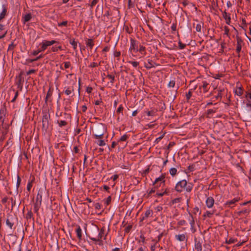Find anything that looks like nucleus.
Here are the masks:
<instances>
[{
  "label": "nucleus",
  "mask_w": 251,
  "mask_h": 251,
  "mask_svg": "<svg viewBox=\"0 0 251 251\" xmlns=\"http://www.w3.org/2000/svg\"><path fill=\"white\" fill-rule=\"evenodd\" d=\"M193 185L192 183H187L185 179H183L178 181L176 185L175 190L179 193H181L183 191V189H185L187 192H190L193 188Z\"/></svg>",
  "instance_id": "nucleus-1"
},
{
  "label": "nucleus",
  "mask_w": 251,
  "mask_h": 251,
  "mask_svg": "<svg viewBox=\"0 0 251 251\" xmlns=\"http://www.w3.org/2000/svg\"><path fill=\"white\" fill-rule=\"evenodd\" d=\"M42 117V129L47 131L49 127V120L50 119V114L49 111H43Z\"/></svg>",
  "instance_id": "nucleus-2"
},
{
  "label": "nucleus",
  "mask_w": 251,
  "mask_h": 251,
  "mask_svg": "<svg viewBox=\"0 0 251 251\" xmlns=\"http://www.w3.org/2000/svg\"><path fill=\"white\" fill-rule=\"evenodd\" d=\"M107 131V127L104 124L99 123L94 128L95 134H105Z\"/></svg>",
  "instance_id": "nucleus-3"
},
{
  "label": "nucleus",
  "mask_w": 251,
  "mask_h": 251,
  "mask_svg": "<svg viewBox=\"0 0 251 251\" xmlns=\"http://www.w3.org/2000/svg\"><path fill=\"white\" fill-rule=\"evenodd\" d=\"M24 72L21 71L18 76H16V84L17 85L18 89L19 91H22L23 87V84L24 82V78L23 77Z\"/></svg>",
  "instance_id": "nucleus-4"
},
{
  "label": "nucleus",
  "mask_w": 251,
  "mask_h": 251,
  "mask_svg": "<svg viewBox=\"0 0 251 251\" xmlns=\"http://www.w3.org/2000/svg\"><path fill=\"white\" fill-rule=\"evenodd\" d=\"M105 234V227L103 226L100 230L98 236L97 238L95 237H90V240L95 241V242H99V245H101L102 244L101 239L104 236Z\"/></svg>",
  "instance_id": "nucleus-5"
},
{
  "label": "nucleus",
  "mask_w": 251,
  "mask_h": 251,
  "mask_svg": "<svg viewBox=\"0 0 251 251\" xmlns=\"http://www.w3.org/2000/svg\"><path fill=\"white\" fill-rule=\"evenodd\" d=\"M159 64L154 62L152 59L148 57L146 59V61L144 62V67L147 69H150L152 68L155 67V66H159Z\"/></svg>",
  "instance_id": "nucleus-6"
},
{
  "label": "nucleus",
  "mask_w": 251,
  "mask_h": 251,
  "mask_svg": "<svg viewBox=\"0 0 251 251\" xmlns=\"http://www.w3.org/2000/svg\"><path fill=\"white\" fill-rule=\"evenodd\" d=\"M58 43L57 41L55 40H51V41H47L44 40L41 43V50H45L47 49L48 46L53 45L54 44Z\"/></svg>",
  "instance_id": "nucleus-7"
},
{
  "label": "nucleus",
  "mask_w": 251,
  "mask_h": 251,
  "mask_svg": "<svg viewBox=\"0 0 251 251\" xmlns=\"http://www.w3.org/2000/svg\"><path fill=\"white\" fill-rule=\"evenodd\" d=\"M131 44L129 48V50L132 52L133 51L134 52L136 53L138 51V45L137 41L133 39V38H130V39Z\"/></svg>",
  "instance_id": "nucleus-8"
},
{
  "label": "nucleus",
  "mask_w": 251,
  "mask_h": 251,
  "mask_svg": "<svg viewBox=\"0 0 251 251\" xmlns=\"http://www.w3.org/2000/svg\"><path fill=\"white\" fill-rule=\"evenodd\" d=\"M165 174H162L159 177L155 179V181L153 183V185H158L160 186L162 183L164 185L165 183Z\"/></svg>",
  "instance_id": "nucleus-9"
},
{
  "label": "nucleus",
  "mask_w": 251,
  "mask_h": 251,
  "mask_svg": "<svg viewBox=\"0 0 251 251\" xmlns=\"http://www.w3.org/2000/svg\"><path fill=\"white\" fill-rule=\"evenodd\" d=\"M236 40H237V47H236V51L237 52V53H240L241 50V49H242V46L243 41L242 40V39L239 36H237Z\"/></svg>",
  "instance_id": "nucleus-10"
},
{
  "label": "nucleus",
  "mask_w": 251,
  "mask_h": 251,
  "mask_svg": "<svg viewBox=\"0 0 251 251\" xmlns=\"http://www.w3.org/2000/svg\"><path fill=\"white\" fill-rule=\"evenodd\" d=\"M175 238L180 242H185V243H187L188 240V238L186 234L176 235Z\"/></svg>",
  "instance_id": "nucleus-11"
},
{
  "label": "nucleus",
  "mask_w": 251,
  "mask_h": 251,
  "mask_svg": "<svg viewBox=\"0 0 251 251\" xmlns=\"http://www.w3.org/2000/svg\"><path fill=\"white\" fill-rule=\"evenodd\" d=\"M214 200L213 197H209L207 198L206 200V205L207 207L209 208L213 207L214 203Z\"/></svg>",
  "instance_id": "nucleus-12"
},
{
  "label": "nucleus",
  "mask_w": 251,
  "mask_h": 251,
  "mask_svg": "<svg viewBox=\"0 0 251 251\" xmlns=\"http://www.w3.org/2000/svg\"><path fill=\"white\" fill-rule=\"evenodd\" d=\"M224 90H217L218 93L216 96H213L211 99L213 101L215 100H221L222 98V92Z\"/></svg>",
  "instance_id": "nucleus-13"
},
{
  "label": "nucleus",
  "mask_w": 251,
  "mask_h": 251,
  "mask_svg": "<svg viewBox=\"0 0 251 251\" xmlns=\"http://www.w3.org/2000/svg\"><path fill=\"white\" fill-rule=\"evenodd\" d=\"M195 249L197 251H202V245L200 241H198L197 238H195Z\"/></svg>",
  "instance_id": "nucleus-14"
},
{
  "label": "nucleus",
  "mask_w": 251,
  "mask_h": 251,
  "mask_svg": "<svg viewBox=\"0 0 251 251\" xmlns=\"http://www.w3.org/2000/svg\"><path fill=\"white\" fill-rule=\"evenodd\" d=\"M239 200V199L238 198H234L232 200L227 201L225 203V205L228 206V207L232 208L233 207V206L232 205H234L236 202H238Z\"/></svg>",
  "instance_id": "nucleus-15"
},
{
  "label": "nucleus",
  "mask_w": 251,
  "mask_h": 251,
  "mask_svg": "<svg viewBox=\"0 0 251 251\" xmlns=\"http://www.w3.org/2000/svg\"><path fill=\"white\" fill-rule=\"evenodd\" d=\"M223 17L226 21V24L227 25H229L231 22V18L230 16V14L228 15L225 10L224 12H223Z\"/></svg>",
  "instance_id": "nucleus-16"
},
{
  "label": "nucleus",
  "mask_w": 251,
  "mask_h": 251,
  "mask_svg": "<svg viewBox=\"0 0 251 251\" xmlns=\"http://www.w3.org/2000/svg\"><path fill=\"white\" fill-rule=\"evenodd\" d=\"M42 190H39L38 192V194L36 197V202H38L40 205H41L42 201Z\"/></svg>",
  "instance_id": "nucleus-17"
},
{
  "label": "nucleus",
  "mask_w": 251,
  "mask_h": 251,
  "mask_svg": "<svg viewBox=\"0 0 251 251\" xmlns=\"http://www.w3.org/2000/svg\"><path fill=\"white\" fill-rule=\"evenodd\" d=\"M32 18V15L30 13L25 14L23 16V22L25 24L26 22L29 21Z\"/></svg>",
  "instance_id": "nucleus-18"
},
{
  "label": "nucleus",
  "mask_w": 251,
  "mask_h": 251,
  "mask_svg": "<svg viewBox=\"0 0 251 251\" xmlns=\"http://www.w3.org/2000/svg\"><path fill=\"white\" fill-rule=\"evenodd\" d=\"M77 237L79 240L82 239V230L79 226H77V228L75 230Z\"/></svg>",
  "instance_id": "nucleus-19"
},
{
  "label": "nucleus",
  "mask_w": 251,
  "mask_h": 251,
  "mask_svg": "<svg viewBox=\"0 0 251 251\" xmlns=\"http://www.w3.org/2000/svg\"><path fill=\"white\" fill-rule=\"evenodd\" d=\"M244 90L242 87H237L236 89L234 90V93L239 96H241L243 94Z\"/></svg>",
  "instance_id": "nucleus-20"
},
{
  "label": "nucleus",
  "mask_w": 251,
  "mask_h": 251,
  "mask_svg": "<svg viewBox=\"0 0 251 251\" xmlns=\"http://www.w3.org/2000/svg\"><path fill=\"white\" fill-rule=\"evenodd\" d=\"M2 10L1 12V20L3 19L7 14V7L5 4L2 5Z\"/></svg>",
  "instance_id": "nucleus-21"
},
{
  "label": "nucleus",
  "mask_w": 251,
  "mask_h": 251,
  "mask_svg": "<svg viewBox=\"0 0 251 251\" xmlns=\"http://www.w3.org/2000/svg\"><path fill=\"white\" fill-rule=\"evenodd\" d=\"M148 116L154 117L157 115V110L152 109L150 111H145Z\"/></svg>",
  "instance_id": "nucleus-22"
},
{
  "label": "nucleus",
  "mask_w": 251,
  "mask_h": 251,
  "mask_svg": "<svg viewBox=\"0 0 251 251\" xmlns=\"http://www.w3.org/2000/svg\"><path fill=\"white\" fill-rule=\"evenodd\" d=\"M33 214L31 210H29L28 211L27 214L25 215V218L27 220L32 219L33 224L34 225V218L33 217Z\"/></svg>",
  "instance_id": "nucleus-23"
},
{
  "label": "nucleus",
  "mask_w": 251,
  "mask_h": 251,
  "mask_svg": "<svg viewBox=\"0 0 251 251\" xmlns=\"http://www.w3.org/2000/svg\"><path fill=\"white\" fill-rule=\"evenodd\" d=\"M216 111V109H208L206 112V117L208 118H211L212 116V114L215 113Z\"/></svg>",
  "instance_id": "nucleus-24"
},
{
  "label": "nucleus",
  "mask_w": 251,
  "mask_h": 251,
  "mask_svg": "<svg viewBox=\"0 0 251 251\" xmlns=\"http://www.w3.org/2000/svg\"><path fill=\"white\" fill-rule=\"evenodd\" d=\"M69 43L73 46L74 50H76L77 48V42L75 41V39H69Z\"/></svg>",
  "instance_id": "nucleus-25"
},
{
  "label": "nucleus",
  "mask_w": 251,
  "mask_h": 251,
  "mask_svg": "<svg viewBox=\"0 0 251 251\" xmlns=\"http://www.w3.org/2000/svg\"><path fill=\"white\" fill-rule=\"evenodd\" d=\"M215 213V210L212 211H206L203 215V217L205 218L206 217L211 218L212 215Z\"/></svg>",
  "instance_id": "nucleus-26"
},
{
  "label": "nucleus",
  "mask_w": 251,
  "mask_h": 251,
  "mask_svg": "<svg viewBox=\"0 0 251 251\" xmlns=\"http://www.w3.org/2000/svg\"><path fill=\"white\" fill-rule=\"evenodd\" d=\"M86 45L92 49L94 45L93 40L92 39H88L86 42Z\"/></svg>",
  "instance_id": "nucleus-27"
},
{
  "label": "nucleus",
  "mask_w": 251,
  "mask_h": 251,
  "mask_svg": "<svg viewBox=\"0 0 251 251\" xmlns=\"http://www.w3.org/2000/svg\"><path fill=\"white\" fill-rule=\"evenodd\" d=\"M153 212L152 210L151 209H148L145 213L144 214V218H146V219L148 217H151L152 216Z\"/></svg>",
  "instance_id": "nucleus-28"
},
{
  "label": "nucleus",
  "mask_w": 251,
  "mask_h": 251,
  "mask_svg": "<svg viewBox=\"0 0 251 251\" xmlns=\"http://www.w3.org/2000/svg\"><path fill=\"white\" fill-rule=\"evenodd\" d=\"M57 123L58 124L59 127H60L65 126L68 125V122L65 120H57Z\"/></svg>",
  "instance_id": "nucleus-29"
},
{
  "label": "nucleus",
  "mask_w": 251,
  "mask_h": 251,
  "mask_svg": "<svg viewBox=\"0 0 251 251\" xmlns=\"http://www.w3.org/2000/svg\"><path fill=\"white\" fill-rule=\"evenodd\" d=\"M177 169L176 168H171L169 170V173L170 175L173 177L175 176L177 174Z\"/></svg>",
  "instance_id": "nucleus-30"
},
{
  "label": "nucleus",
  "mask_w": 251,
  "mask_h": 251,
  "mask_svg": "<svg viewBox=\"0 0 251 251\" xmlns=\"http://www.w3.org/2000/svg\"><path fill=\"white\" fill-rule=\"evenodd\" d=\"M41 205L38 202H35L34 204V210L35 213L38 214V211L39 210Z\"/></svg>",
  "instance_id": "nucleus-31"
},
{
  "label": "nucleus",
  "mask_w": 251,
  "mask_h": 251,
  "mask_svg": "<svg viewBox=\"0 0 251 251\" xmlns=\"http://www.w3.org/2000/svg\"><path fill=\"white\" fill-rule=\"evenodd\" d=\"M6 224L7 226L9 227L11 229L12 228V227L14 225V223L9 219L7 218L6 221Z\"/></svg>",
  "instance_id": "nucleus-32"
},
{
  "label": "nucleus",
  "mask_w": 251,
  "mask_h": 251,
  "mask_svg": "<svg viewBox=\"0 0 251 251\" xmlns=\"http://www.w3.org/2000/svg\"><path fill=\"white\" fill-rule=\"evenodd\" d=\"M160 185H155L154 187L152 188L148 193V196L149 197L151 194L155 192L156 189L158 188Z\"/></svg>",
  "instance_id": "nucleus-33"
},
{
  "label": "nucleus",
  "mask_w": 251,
  "mask_h": 251,
  "mask_svg": "<svg viewBox=\"0 0 251 251\" xmlns=\"http://www.w3.org/2000/svg\"><path fill=\"white\" fill-rule=\"evenodd\" d=\"M124 29L126 32L128 34H131L133 32V29L132 27H129L127 25H124Z\"/></svg>",
  "instance_id": "nucleus-34"
},
{
  "label": "nucleus",
  "mask_w": 251,
  "mask_h": 251,
  "mask_svg": "<svg viewBox=\"0 0 251 251\" xmlns=\"http://www.w3.org/2000/svg\"><path fill=\"white\" fill-rule=\"evenodd\" d=\"M74 91V87H72L71 88L70 87H68L67 88L65 91V94H66L67 95H70L72 92H73Z\"/></svg>",
  "instance_id": "nucleus-35"
},
{
  "label": "nucleus",
  "mask_w": 251,
  "mask_h": 251,
  "mask_svg": "<svg viewBox=\"0 0 251 251\" xmlns=\"http://www.w3.org/2000/svg\"><path fill=\"white\" fill-rule=\"evenodd\" d=\"M208 85V83L206 81H204L202 82V85L201 86V87L203 89V92L204 93H206L208 91L207 89Z\"/></svg>",
  "instance_id": "nucleus-36"
},
{
  "label": "nucleus",
  "mask_w": 251,
  "mask_h": 251,
  "mask_svg": "<svg viewBox=\"0 0 251 251\" xmlns=\"http://www.w3.org/2000/svg\"><path fill=\"white\" fill-rule=\"evenodd\" d=\"M250 210H251L249 209H243V210L239 211L238 215H241L242 214H249L250 212Z\"/></svg>",
  "instance_id": "nucleus-37"
},
{
  "label": "nucleus",
  "mask_w": 251,
  "mask_h": 251,
  "mask_svg": "<svg viewBox=\"0 0 251 251\" xmlns=\"http://www.w3.org/2000/svg\"><path fill=\"white\" fill-rule=\"evenodd\" d=\"M59 50H62V47L61 46H56V45H55L54 46H53L51 48V50L53 52H56Z\"/></svg>",
  "instance_id": "nucleus-38"
},
{
  "label": "nucleus",
  "mask_w": 251,
  "mask_h": 251,
  "mask_svg": "<svg viewBox=\"0 0 251 251\" xmlns=\"http://www.w3.org/2000/svg\"><path fill=\"white\" fill-rule=\"evenodd\" d=\"M190 215V219H189L190 221V224L191 226H195V220L194 217H193L192 214L190 212H189Z\"/></svg>",
  "instance_id": "nucleus-39"
},
{
  "label": "nucleus",
  "mask_w": 251,
  "mask_h": 251,
  "mask_svg": "<svg viewBox=\"0 0 251 251\" xmlns=\"http://www.w3.org/2000/svg\"><path fill=\"white\" fill-rule=\"evenodd\" d=\"M104 134H93V136L96 139H101L103 138Z\"/></svg>",
  "instance_id": "nucleus-40"
},
{
  "label": "nucleus",
  "mask_w": 251,
  "mask_h": 251,
  "mask_svg": "<svg viewBox=\"0 0 251 251\" xmlns=\"http://www.w3.org/2000/svg\"><path fill=\"white\" fill-rule=\"evenodd\" d=\"M138 51L141 53L145 54L146 53L145 47L142 45H139V48L138 49Z\"/></svg>",
  "instance_id": "nucleus-41"
},
{
  "label": "nucleus",
  "mask_w": 251,
  "mask_h": 251,
  "mask_svg": "<svg viewBox=\"0 0 251 251\" xmlns=\"http://www.w3.org/2000/svg\"><path fill=\"white\" fill-rule=\"evenodd\" d=\"M192 89H191L188 93L186 94V101L188 102L191 97L192 96Z\"/></svg>",
  "instance_id": "nucleus-42"
},
{
  "label": "nucleus",
  "mask_w": 251,
  "mask_h": 251,
  "mask_svg": "<svg viewBox=\"0 0 251 251\" xmlns=\"http://www.w3.org/2000/svg\"><path fill=\"white\" fill-rule=\"evenodd\" d=\"M138 243H142V244H141V245H143L145 243V237L143 234H141L140 236V239L138 240Z\"/></svg>",
  "instance_id": "nucleus-43"
},
{
  "label": "nucleus",
  "mask_w": 251,
  "mask_h": 251,
  "mask_svg": "<svg viewBox=\"0 0 251 251\" xmlns=\"http://www.w3.org/2000/svg\"><path fill=\"white\" fill-rule=\"evenodd\" d=\"M107 77L110 79V83H111V85H112L115 81V76L113 75H112L108 74L107 75Z\"/></svg>",
  "instance_id": "nucleus-44"
},
{
  "label": "nucleus",
  "mask_w": 251,
  "mask_h": 251,
  "mask_svg": "<svg viewBox=\"0 0 251 251\" xmlns=\"http://www.w3.org/2000/svg\"><path fill=\"white\" fill-rule=\"evenodd\" d=\"M99 146H103L105 145V143L103 140L100 139L95 142Z\"/></svg>",
  "instance_id": "nucleus-45"
},
{
  "label": "nucleus",
  "mask_w": 251,
  "mask_h": 251,
  "mask_svg": "<svg viewBox=\"0 0 251 251\" xmlns=\"http://www.w3.org/2000/svg\"><path fill=\"white\" fill-rule=\"evenodd\" d=\"M181 201L180 198H176L172 200L171 203L172 204H174L175 203H179Z\"/></svg>",
  "instance_id": "nucleus-46"
},
{
  "label": "nucleus",
  "mask_w": 251,
  "mask_h": 251,
  "mask_svg": "<svg viewBox=\"0 0 251 251\" xmlns=\"http://www.w3.org/2000/svg\"><path fill=\"white\" fill-rule=\"evenodd\" d=\"M123 110L124 107L122 104H121L119 107L118 108L116 112L118 113H122V115H123Z\"/></svg>",
  "instance_id": "nucleus-47"
},
{
  "label": "nucleus",
  "mask_w": 251,
  "mask_h": 251,
  "mask_svg": "<svg viewBox=\"0 0 251 251\" xmlns=\"http://www.w3.org/2000/svg\"><path fill=\"white\" fill-rule=\"evenodd\" d=\"M237 241V239H235L233 238H230L229 240H226V243L227 244H231L232 243H234Z\"/></svg>",
  "instance_id": "nucleus-48"
},
{
  "label": "nucleus",
  "mask_w": 251,
  "mask_h": 251,
  "mask_svg": "<svg viewBox=\"0 0 251 251\" xmlns=\"http://www.w3.org/2000/svg\"><path fill=\"white\" fill-rule=\"evenodd\" d=\"M32 187V180L28 181L27 187H26V190L27 191L30 192L31 188Z\"/></svg>",
  "instance_id": "nucleus-49"
},
{
  "label": "nucleus",
  "mask_w": 251,
  "mask_h": 251,
  "mask_svg": "<svg viewBox=\"0 0 251 251\" xmlns=\"http://www.w3.org/2000/svg\"><path fill=\"white\" fill-rule=\"evenodd\" d=\"M43 57H44V55L41 54V55H40L39 56L37 57L35 59H30L29 61V62L31 63V62H33L34 61H36L38 60L39 59L43 58Z\"/></svg>",
  "instance_id": "nucleus-50"
},
{
  "label": "nucleus",
  "mask_w": 251,
  "mask_h": 251,
  "mask_svg": "<svg viewBox=\"0 0 251 251\" xmlns=\"http://www.w3.org/2000/svg\"><path fill=\"white\" fill-rule=\"evenodd\" d=\"M8 128H9L8 124L3 125V128H4L5 129V131L2 132V134L3 135L7 134Z\"/></svg>",
  "instance_id": "nucleus-51"
},
{
  "label": "nucleus",
  "mask_w": 251,
  "mask_h": 251,
  "mask_svg": "<svg viewBox=\"0 0 251 251\" xmlns=\"http://www.w3.org/2000/svg\"><path fill=\"white\" fill-rule=\"evenodd\" d=\"M21 182V179L20 177L18 175H17V183H16V188L17 190L20 185Z\"/></svg>",
  "instance_id": "nucleus-52"
},
{
  "label": "nucleus",
  "mask_w": 251,
  "mask_h": 251,
  "mask_svg": "<svg viewBox=\"0 0 251 251\" xmlns=\"http://www.w3.org/2000/svg\"><path fill=\"white\" fill-rule=\"evenodd\" d=\"M128 63L131 64L134 67H137L139 64V62L137 61H129Z\"/></svg>",
  "instance_id": "nucleus-53"
},
{
  "label": "nucleus",
  "mask_w": 251,
  "mask_h": 251,
  "mask_svg": "<svg viewBox=\"0 0 251 251\" xmlns=\"http://www.w3.org/2000/svg\"><path fill=\"white\" fill-rule=\"evenodd\" d=\"M102 10H103V6L102 5L100 6V5H98L97 6V8H96V13H97L98 12V11L99 10L100 14H101Z\"/></svg>",
  "instance_id": "nucleus-54"
},
{
  "label": "nucleus",
  "mask_w": 251,
  "mask_h": 251,
  "mask_svg": "<svg viewBox=\"0 0 251 251\" xmlns=\"http://www.w3.org/2000/svg\"><path fill=\"white\" fill-rule=\"evenodd\" d=\"M128 138V136L126 134H124L120 138V139L118 141V142L120 141H125Z\"/></svg>",
  "instance_id": "nucleus-55"
},
{
  "label": "nucleus",
  "mask_w": 251,
  "mask_h": 251,
  "mask_svg": "<svg viewBox=\"0 0 251 251\" xmlns=\"http://www.w3.org/2000/svg\"><path fill=\"white\" fill-rule=\"evenodd\" d=\"M111 201V196H108L106 199L104 201V203L106 204V205H108L110 204V203Z\"/></svg>",
  "instance_id": "nucleus-56"
},
{
  "label": "nucleus",
  "mask_w": 251,
  "mask_h": 251,
  "mask_svg": "<svg viewBox=\"0 0 251 251\" xmlns=\"http://www.w3.org/2000/svg\"><path fill=\"white\" fill-rule=\"evenodd\" d=\"M67 25H68V21H63V22H61V23H58V26H67Z\"/></svg>",
  "instance_id": "nucleus-57"
},
{
  "label": "nucleus",
  "mask_w": 251,
  "mask_h": 251,
  "mask_svg": "<svg viewBox=\"0 0 251 251\" xmlns=\"http://www.w3.org/2000/svg\"><path fill=\"white\" fill-rule=\"evenodd\" d=\"M163 232H162L161 233H160V234L158 236V237H157V240H152V241H154V242H155V244H157V243H158V242H159V241H160V240H161V238H162V237L163 236Z\"/></svg>",
  "instance_id": "nucleus-58"
},
{
  "label": "nucleus",
  "mask_w": 251,
  "mask_h": 251,
  "mask_svg": "<svg viewBox=\"0 0 251 251\" xmlns=\"http://www.w3.org/2000/svg\"><path fill=\"white\" fill-rule=\"evenodd\" d=\"M187 223L186 221L184 220H182L178 222L177 225L179 226H182L186 225Z\"/></svg>",
  "instance_id": "nucleus-59"
},
{
  "label": "nucleus",
  "mask_w": 251,
  "mask_h": 251,
  "mask_svg": "<svg viewBox=\"0 0 251 251\" xmlns=\"http://www.w3.org/2000/svg\"><path fill=\"white\" fill-rule=\"evenodd\" d=\"M195 166L194 164L189 165L188 167L189 172H193L195 170Z\"/></svg>",
  "instance_id": "nucleus-60"
},
{
  "label": "nucleus",
  "mask_w": 251,
  "mask_h": 251,
  "mask_svg": "<svg viewBox=\"0 0 251 251\" xmlns=\"http://www.w3.org/2000/svg\"><path fill=\"white\" fill-rule=\"evenodd\" d=\"M132 227V225H128L127 227H126V228L125 229V233H128L129 232V231H130V230L131 229Z\"/></svg>",
  "instance_id": "nucleus-61"
},
{
  "label": "nucleus",
  "mask_w": 251,
  "mask_h": 251,
  "mask_svg": "<svg viewBox=\"0 0 251 251\" xmlns=\"http://www.w3.org/2000/svg\"><path fill=\"white\" fill-rule=\"evenodd\" d=\"M178 46L180 49H184L186 47V45L183 44L180 41L178 42Z\"/></svg>",
  "instance_id": "nucleus-62"
},
{
  "label": "nucleus",
  "mask_w": 251,
  "mask_h": 251,
  "mask_svg": "<svg viewBox=\"0 0 251 251\" xmlns=\"http://www.w3.org/2000/svg\"><path fill=\"white\" fill-rule=\"evenodd\" d=\"M51 95H52V94H51V93L50 92V91L49 90L48 91V92H47L46 96V98H45V102H47V101L48 100V99H49V98L51 97Z\"/></svg>",
  "instance_id": "nucleus-63"
},
{
  "label": "nucleus",
  "mask_w": 251,
  "mask_h": 251,
  "mask_svg": "<svg viewBox=\"0 0 251 251\" xmlns=\"http://www.w3.org/2000/svg\"><path fill=\"white\" fill-rule=\"evenodd\" d=\"M175 84L176 82L175 80H171L168 84V86L169 87H174Z\"/></svg>",
  "instance_id": "nucleus-64"
}]
</instances>
